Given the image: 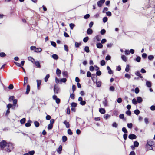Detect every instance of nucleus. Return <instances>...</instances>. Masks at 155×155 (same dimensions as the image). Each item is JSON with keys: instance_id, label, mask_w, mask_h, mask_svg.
Instances as JSON below:
<instances>
[{"instance_id": "1", "label": "nucleus", "mask_w": 155, "mask_h": 155, "mask_svg": "<svg viewBox=\"0 0 155 155\" xmlns=\"http://www.w3.org/2000/svg\"><path fill=\"white\" fill-rule=\"evenodd\" d=\"M0 147L1 150L9 153L13 149L14 146L12 143H7L5 141L3 140L0 142Z\"/></svg>"}, {"instance_id": "2", "label": "nucleus", "mask_w": 155, "mask_h": 155, "mask_svg": "<svg viewBox=\"0 0 155 155\" xmlns=\"http://www.w3.org/2000/svg\"><path fill=\"white\" fill-rule=\"evenodd\" d=\"M147 142V143L146 145V147L149 150H152V146L154 144V142L150 140H148Z\"/></svg>"}, {"instance_id": "3", "label": "nucleus", "mask_w": 155, "mask_h": 155, "mask_svg": "<svg viewBox=\"0 0 155 155\" xmlns=\"http://www.w3.org/2000/svg\"><path fill=\"white\" fill-rule=\"evenodd\" d=\"M54 93L55 94L58 93L59 91V88L57 84L54 85Z\"/></svg>"}, {"instance_id": "4", "label": "nucleus", "mask_w": 155, "mask_h": 155, "mask_svg": "<svg viewBox=\"0 0 155 155\" xmlns=\"http://www.w3.org/2000/svg\"><path fill=\"white\" fill-rule=\"evenodd\" d=\"M105 0H100L98 1L97 2V5L98 7H101L102 5L105 2Z\"/></svg>"}, {"instance_id": "5", "label": "nucleus", "mask_w": 155, "mask_h": 155, "mask_svg": "<svg viewBox=\"0 0 155 155\" xmlns=\"http://www.w3.org/2000/svg\"><path fill=\"white\" fill-rule=\"evenodd\" d=\"M137 136L134 134H131L128 136V138L130 139H135L137 138Z\"/></svg>"}, {"instance_id": "6", "label": "nucleus", "mask_w": 155, "mask_h": 155, "mask_svg": "<svg viewBox=\"0 0 155 155\" xmlns=\"http://www.w3.org/2000/svg\"><path fill=\"white\" fill-rule=\"evenodd\" d=\"M13 107H14V108L15 107H18V105L17 104V100L16 99H15L13 101Z\"/></svg>"}, {"instance_id": "7", "label": "nucleus", "mask_w": 155, "mask_h": 155, "mask_svg": "<svg viewBox=\"0 0 155 155\" xmlns=\"http://www.w3.org/2000/svg\"><path fill=\"white\" fill-rule=\"evenodd\" d=\"M103 103L105 107L107 106V101L106 98H104L103 101Z\"/></svg>"}, {"instance_id": "8", "label": "nucleus", "mask_w": 155, "mask_h": 155, "mask_svg": "<svg viewBox=\"0 0 155 155\" xmlns=\"http://www.w3.org/2000/svg\"><path fill=\"white\" fill-rule=\"evenodd\" d=\"M30 85L29 84H28L27 85V88H26V91L25 92V94H28L30 91Z\"/></svg>"}, {"instance_id": "9", "label": "nucleus", "mask_w": 155, "mask_h": 155, "mask_svg": "<svg viewBox=\"0 0 155 155\" xmlns=\"http://www.w3.org/2000/svg\"><path fill=\"white\" fill-rule=\"evenodd\" d=\"M37 83V87L38 89H39V87L41 84V80H37L36 81Z\"/></svg>"}, {"instance_id": "10", "label": "nucleus", "mask_w": 155, "mask_h": 155, "mask_svg": "<svg viewBox=\"0 0 155 155\" xmlns=\"http://www.w3.org/2000/svg\"><path fill=\"white\" fill-rule=\"evenodd\" d=\"M63 123L65 125L66 127L67 128H69L70 127V125L68 122L66 120H65Z\"/></svg>"}, {"instance_id": "11", "label": "nucleus", "mask_w": 155, "mask_h": 155, "mask_svg": "<svg viewBox=\"0 0 155 155\" xmlns=\"http://www.w3.org/2000/svg\"><path fill=\"white\" fill-rule=\"evenodd\" d=\"M99 111L101 114H103L105 113V110L104 108H101L99 109Z\"/></svg>"}, {"instance_id": "12", "label": "nucleus", "mask_w": 155, "mask_h": 155, "mask_svg": "<svg viewBox=\"0 0 155 155\" xmlns=\"http://www.w3.org/2000/svg\"><path fill=\"white\" fill-rule=\"evenodd\" d=\"M62 150V146L61 145H60L58 148V149L57 150V151L58 153L59 154L60 153L61 151Z\"/></svg>"}, {"instance_id": "13", "label": "nucleus", "mask_w": 155, "mask_h": 155, "mask_svg": "<svg viewBox=\"0 0 155 155\" xmlns=\"http://www.w3.org/2000/svg\"><path fill=\"white\" fill-rule=\"evenodd\" d=\"M96 46L98 48H101L103 47V45H102V44L100 43H97L96 44Z\"/></svg>"}, {"instance_id": "14", "label": "nucleus", "mask_w": 155, "mask_h": 155, "mask_svg": "<svg viewBox=\"0 0 155 155\" xmlns=\"http://www.w3.org/2000/svg\"><path fill=\"white\" fill-rule=\"evenodd\" d=\"M107 69L108 70V73L109 74H113V71L109 66H107Z\"/></svg>"}, {"instance_id": "15", "label": "nucleus", "mask_w": 155, "mask_h": 155, "mask_svg": "<svg viewBox=\"0 0 155 155\" xmlns=\"http://www.w3.org/2000/svg\"><path fill=\"white\" fill-rule=\"evenodd\" d=\"M137 102L138 103H140L143 101V100L142 98L140 97H138L137 98Z\"/></svg>"}, {"instance_id": "16", "label": "nucleus", "mask_w": 155, "mask_h": 155, "mask_svg": "<svg viewBox=\"0 0 155 155\" xmlns=\"http://www.w3.org/2000/svg\"><path fill=\"white\" fill-rule=\"evenodd\" d=\"M146 85L148 87H151V82L150 81H147L146 82Z\"/></svg>"}, {"instance_id": "17", "label": "nucleus", "mask_w": 155, "mask_h": 155, "mask_svg": "<svg viewBox=\"0 0 155 155\" xmlns=\"http://www.w3.org/2000/svg\"><path fill=\"white\" fill-rule=\"evenodd\" d=\"M34 63H35V65L38 68L41 67V65L40 63L38 61H35Z\"/></svg>"}, {"instance_id": "18", "label": "nucleus", "mask_w": 155, "mask_h": 155, "mask_svg": "<svg viewBox=\"0 0 155 155\" xmlns=\"http://www.w3.org/2000/svg\"><path fill=\"white\" fill-rule=\"evenodd\" d=\"M87 31L88 34H91L93 33L92 30L91 28H88Z\"/></svg>"}, {"instance_id": "19", "label": "nucleus", "mask_w": 155, "mask_h": 155, "mask_svg": "<svg viewBox=\"0 0 155 155\" xmlns=\"http://www.w3.org/2000/svg\"><path fill=\"white\" fill-rule=\"evenodd\" d=\"M52 58L55 60H57L58 58V56L56 54H53L52 55Z\"/></svg>"}, {"instance_id": "20", "label": "nucleus", "mask_w": 155, "mask_h": 155, "mask_svg": "<svg viewBox=\"0 0 155 155\" xmlns=\"http://www.w3.org/2000/svg\"><path fill=\"white\" fill-rule=\"evenodd\" d=\"M7 107L8 109H9L10 108L12 107V109L14 108V107H13V106L12 105V104H11L9 103L8 104L7 106Z\"/></svg>"}, {"instance_id": "21", "label": "nucleus", "mask_w": 155, "mask_h": 155, "mask_svg": "<svg viewBox=\"0 0 155 155\" xmlns=\"http://www.w3.org/2000/svg\"><path fill=\"white\" fill-rule=\"evenodd\" d=\"M32 122L31 120H29L28 122L25 124V126L26 127H29L31 126L30 123Z\"/></svg>"}, {"instance_id": "22", "label": "nucleus", "mask_w": 155, "mask_h": 155, "mask_svg": "<svg viewBox=\"0 0 155 155\" xmlns=\"http://www.w3.org/2000/svg\"><path fill=\"white\" fill-rule=\"evenodd\" d=\"M84 51L87 53H89L90 51L89 47L85 46L84 48Z\"/></svg>"}, {"instance_id": "23", "label": "nucleus", "mask_w": 155, "mask_h": 155, "mask_svg": "<svg viewBox=\"0 0 155 155\" xmlns=\"http://www.w3.org/2000/svg\"><path fill=\"white\" fill-rule=\"evenodd\" d=\"M141 58L140 57L138 56L135 59V60L137 61V62H139L140 61Z\"/></svg>"}, {"instance_id": "24", "label": "nucleus", "mask_w": 155, "mask_h": 155, "mask_svg": "<svg viewBox=\"0 0 155 155\" xmlns=\"http://www.w3.org/2000/svg\"><path fill=\"white\" fill-rule=\"evenodd\" d=\"M28 59L29 61H31L33 63H34V62L35 61V59L31 57H28Z\"/></svg>"}, {"instance_id": "25", "label": "nucleus", "mask_w": 155, "mask_h": 155, "mask_svg": "<svg viewBox=\"0 0 155 155\" xmlns=\"http://www.w3.org/2000/svg\"><path fill=\"white\" fill-rule=\"evenodd\" d=\"M50 77V75L49 74H47L44 78V81L45 82H47L48 81V79Z\"/></svg>"}, {"instance_id": "26", "label": "nucleus", "mask_w": 155, "mask_h": 155, "mask_svg": "<svg viewBox=\"0 0 155 155\" xmlns=\"http://www.w3.org/2000/svg\"><path fill=\"white\" fill-rule=\"evenodd\" d=\"M139 145V143L137 141H135L134 143V145L135 147H137Z\"/></svg>"}, {"instance_id": "27", "label": "nucleus", "mask_w": 155, "mask_h": 155, "mask_svg": "<svg viewBox=\"0 0 155 155\" xmlns=\"http://www.w3.org/2000/svg\"><path fill=\"white\" fill-rule=\"evenodd\" d=\"M81 45V43H78L77 42H75V46L76 48L79 47Z\"/></svg>"}, {"instance_id": "28", "label": "nucleus", "mask_w": 155, "mask_h": 155, "mask_svg": "<svg viewBox=\"0 0 155 155\" xmlns=\"http://www.w3.org/2000/svg\"><path fill=\"white\" fill-rule=\"evenodd\" d=\"M62 141L63 142H65L67 140V138L66 136H63L62 137Z\"/></svg>"}, {"instance_id": "29", "label": "nucleus", "mask_w": 155, "mask_h": 155, "mask_svg": "<svg viewBox=\"0 0 155 155\" xmlns=\"http://www.w3.org/2000/svg\"><path fill=\"white\" fill-rule=\"evenodd\" d=\"M61 71L59 69L57 68L56 70V73L58 76H59L61 73Z\"/></svg>"}, {"instance_id": "30", "label": "nucleus", "mask_w": 155, "mask_h": 155, "mask_svg": "<svg viewBox=\"0 0 155 155\" xmlns=\"http://www.w3.org/2000/svg\"><path fill=\"white\" fill-rule=\"evenodd\" d=\"M42 51V49L40 48H36L35 50V51L36 52H40Z\"/></svg>"}, {"instance_id": "31", "label": "nucleus", "mask_w": 155, "mask_h": 155, "mask_svg": "<svg viewBox=\"0 0 155 155\" xmlns=\"http://www.w3.org/2000/svg\"><path fill=\"white\" fill-rule=\"evenodd\" d=\"M62 74L64 77H67L68 75V72L67 71H64L62 72Z\"/></svg>"}, {"instance_id": "32", "label": "nucleus", "mask_w": 155, "mask_h": 155, "mask_svg": "<svg viewBox=\"0 0 155 155\" xmlns=\"http://www.w3.org/2000/svg\"><path fill=\"white\" fill-rule=\"evenodd\" d=\"M121 58L125 62H126L127 61V57L124 55L121 56Z\"/></svg>"}, {"instance_id": "33", "label": "nucleus", "mask_w": 155, "mask_h": 155, "mask_svg": "<svg viewBox=\"0 0 155 155\" xmlns=\"http://www.w3.org/2000/svg\"><path fill=\"white\" fill-rule=\"evenodd\" d=\"M34 124L35 126L36 127H38L39 126V123L37 121H35L34 122Z\"/></svg>"}, {"instance_id": "34", "label": "nucleus", "mask_w": 155, "mask_h": 155, "mask_svg": "<svg viewBox=\"0 0 155 155\" xmlns=\"http://www.w3.org/2000/svg\"><path fill=\"white\" fill-rule=\"evenodd\" d=\"M125 78H127L128 79H130L131 78V76L128 74H126L124 76Z\"/></svg>"}, {"instance_id": "35", "label": "nucleus", "mask_w": 155, "mask_h": 155, "mask_svg": "<svg viewBox=\"0 0 155 155\" xmlns=\"http://www.w3.org/2000/svg\"><path fill=\"white\" fill-rule=\"evenodd\" d=\"M134 112L135 114L138 115L140 113V111L139 110L136 109L134 111Z\"/></svg>"}, {"instance_id": "36", "label": "nucleus", "mask_w": 155, "mask_h": 155, "mask_svg": "<svg viewBox=\"0 0 155 155\" xmlns=\"http://www.w3.org/2000/svg\"><path fill=\"white\" fill-rule=\"evenodd\" d=\"M88 39H89L88 37H86L84 38L83 41L84 42L86 43L87 41L88 40Z\"/></svg>"}, {"instance_id": "37", "label": "nucleus", "mask_w": 155, "mask_h": 155, "mask_svg": "<svg viewBox=\"0 0 155 155\" xmlns=\"http://www.w3.org/2000/svg\"><path fill=\"white\" fill-rule=\"evenodd\" d=\"M26 121V119L25 118H23L20 120V122L21 124H24Z\"/></svg>"}, {"instance_id": "38", "label": "nucleus", "mask_w": 155, "mask_h": 155, "mask_svg": "<svg viewBox=\"0 0 155 155\" xmlns=\"http://www.w3.org/2000/svg\"><path fill=\"white\" fill-rule=\"evenodd\" d=\"M53 125L51 124H49L48 127V130L51 129L53 127Z\"/></svg>"}, {"instance_id": "39", "label": "nucleus", "mask_w": 155, "mask_h": 155, "mask_svg": "<svg viewBox=\"0 0 155 155\" xmlns=\"http://www.w3.org/2000/svg\"><path fill=\"white\" fill-rule=\"evenodd\" d=\"M130 66L129 65H127L125 69V71L127 72H128L130 70Z\"/></svg>"}, {"instance_id": "40", "label": "nucleus", "mask_w": 155, "mask_h": 155, "mask_svg": "<svg viewBox=\"0 0 155 155\" xmlns=\"http://www.w3.org/2000/svg\"><path fill=\"white\" fill-rule=\"evenodd\" d=\"M96 84L98 87H100L101 85V82L100 81H97L96 83Z\"/></svg>"}, {"instance_id": "41", "label": "nucleus", "mask_w": 155, "mask_h": 155, "mask_svg": "<svg viewBox=\"0 0 155 155\" xmlns=\"http://www.w3.org/2000/svg\"><path fill=\"white\" fill-rule=\"evenodd\" d=\"M127 127L130 128V129H131L132 128V127H133V124L132 123H128L127 124Z\"/></svg>"}, {"instance_id": "42", "label": "nucleus", "mask_w": 155, "mask_h": 155, "mask_svg": "<svg viewBox=\"0 0 155 155\" xmlns=\"http://www.w3.org/2000/svg\"><path fill=\"white\" fill-rule=\"evenodd\" d=\"M132 103L134 104H137V101L135 98H134L132 100Z\"/></svg>"}, {"instance_id": "43", "label": "nucleus", "mask_w": 155, "mask_h": 155, "mask_svg": "<svg viewBox=\"0 0 155 155\" xmlns=\"http://www.w3.org/2000/svg\"><path fill=\"white\" fill-rule=\"evenodd\" d=\"M154 56L152 55H150L148 56V59L150 60H152L154 58Z\"/></svg>"}, {"instance_id": "44", "label": "nucleus", "mask_w": 155, "mask_h": 155, "mask_svg": "<svg viewBox=\"0 0 155 155\" xmlns=\"http://www.w3.org/2000/svg\"><path fill=\"white\" fill-rule=\"evenodd\" d=\"M75 26V25L73 23H71L69 24V26L71 29H73V28Z\"/></svg>"}, {"instance_id": "45", "label": "nucleus", "mask_w": 155, "mask_h": 155, "mask_svg": "<svg viewBox=\"0 0 155 155\" xmlns=\"http://www.w3.org/2000/svg\"><path fill=\"white\" fill-rule=\"evenodd\" d=\"M96 39L98 41H100L101 40V36L100 35H97L96 37Z\"/></svg>"}, {"instance_id": "46", "label": "nucleus", "mask_w": 155, "mask_h": 155, "mask_svg": "<svg viewBox=\"0 0 155 155\" xmlns=\"http://www.w3.org/2000/svg\"><path fill=\"white\" fill-rule=\"evenodd\" d=\"M122 131L125 134H126L127 133V131L125 127H123L122 128Z\"/></svg>"}, {"instance_id": "47", "label": "nucleus", "mask_w": 155, "mask_h": 155, "mask_svg": "<svg viewBox=\"0 0 155 155\" xmlns=\"http://www.w3.org/2000/svg\"><path fill=\"white\" fill-rule=\"evenodd\" d=\"M112 126L113 127L117 128V127L118 124L116 123V122H114L112 124Z\"/></svg>"}, {"instance_id": "48", "label": "nucleus", "mask_w": 155, "mask_h": 155, "mask_svg": "<svg viewBox=\"0 0 155 155\" xmlns=\"http://www.w3.org/2000/svg\"><path fill=\"white\" fill-rule=\"evenodd\" d=\"M64 50L67 52H68V46L66 45H64Z\"/></svg>"}, {"instance_id": "49", "label": "nucleus", "mask_w": 155, "mask_h": 155, "mask_svg": "<svg viewBox=\"0 0 155 155\" xmlns=\"http://www.w3.org/2000/svg\"><path fill=\"white\" fill-rule=\"evenodd\" d=\"M105 64V62L104 60H102L101 61V66H104Z\"/></svg>"}, {"instance_id": "50", "label": "nucleus", "mask_w": 155, "mask_h": 155, "mask_svg": "<svg viewBox=\"0 0 155 155\" xmlns=\"http://www.w3.org/2000/svg\"><path fill=\"white\" fill-rule=\"evenodd\" d=\"M77 105V103L74 102H72L71 104V106L73 107H75Z\"/></svg>"}, {"instance_id": "51", "label": "nucleus", "mask_w": 155, "mask_h": 155, "mask_svg": "<svg viewBox=\"0 0 155 155\" xmlns=\"http://www.w3.org/2000/svg\"><path fill=\"white\" fill-rule=\"evenodd\" d=\"M108 19L107 17H105L103 18V21L104 23L106 22L107 21Z\"/></svg>"}, {"instance_id": "52", "label": "nucleus", "mask_w": 155, "mask_h": 155, "mask_svg": "<svg viewBox=\"0 0 155 155\" xmlns=\"http://www.w3.org/2000/svg\"><path fill=\"white\" fill-rule=\"evenodd\" d=\"M14 98V96H10L9 99V101L11 102V101H13V100H14L15 99Z\"/></svg>"}, {"instance_id": "53", "label": "nucleus", "mask_w": 155, "mask_h": 155, "mask_svg": "<svg viewBox=\"0 0 155 155\" xmlns=\"http://www.w3.org/2000/svg\"><path fill=\"white\" fill-rule=\"evenodd\" d=\"M109 90L110 91H114L115 90L114 87L113 86H111L109 88Z\"/></svg>"}, {"instance_id": "54", "label": "nucleus", "mask_w": 155, "mask_h": 155, "mask_svg": "<svg viewBox=\"0 0 155 155\" xmlns=\"http://www.w3.org/2000/svg\"><path fill=\"white\" fill-rule=\"evenodd\" d=\"M67 81V79L66 78H63L62 79H61L60 80V82H62L64 83L65 82Z\"/></svg>"}, {"instance_id": "55", "label": "nucleus", "mask_w": 155, "mask_h": 155, "mask_svg": "<svg viewBox=\"0 0 155 155\" xmlns=\"http://www.w3.org/2000/svg\"><path fill=\"white\" fill-rule=\"evenodd\" d=\"M68 133L69 135H72L73 134V133H72L71 130L70 129H68Z\"/></svg>"}, {"instance_id": "56", "label": "nucleus", "mask_w": 155, "mask_h": 155, "mask_svg": "<svg viewBox=\"0 0 155 155\" xmlns=\"http://www.w3.org/2000/svg\"><path fill=\"white\" fill-rule=\"evenodd\" d=\"M6 56L4 52L0 53V56L2 57H3Z\"/></svg>"}, {"instance_id": "57", "label": "nucleus", "mask_w": 155, "mask_h": 155, "mask_svg": "<svg viewBox=\"0 0 155 155\" xmlns=\"http://www.w3.org/2000/svg\"><path fill=\"white\" fill-rule=\"evenodd\" d=\"M80 103L81 105H84L86 104V102L85 101L82 100L80 102Z\"/></svg>"}, {"instance_id": "58", "label": "nucleus", "mask_w": 155, "mask_h": 155, "mask_svg": "<svg viewBox=\"0 0 155 155\" xmlns=\"http://www.w3.org/2000/svg\"><path fill=\"white\" fill-rule=\"evenodd\" d=\"M106 32V30L104 29H102L101 31V35H104Z\"/></svg>"}, {"instance_id": "59", "label": "nucleus", "mask_w": 155, "mask_h": 155, "mask_svg": "<svg viewBox=\"0 0 155 155\" xmlns=\"http://www.w3.org/2000/svg\"><path fill=\"white\" fill-rule=\"evenodd\" d=\"M35 153V151L34 150H32L29 151L28 152V154H30V155H33Z\"/></svg>"}, {"instance_id": "60", "label": "nucleus", "mask_w": 155, "mask_h": 155, "mask_svg": "<svg viewBox=\"0 0 155 155\" xmlns=\"http://www.w3.org/2000/svg\"><path fill=\"white\" fill-rule=\"evenodd\" d=\"M135 74L136 75L139 77L140 75H141V74L140 73V71H138L136 72L135 73Z\"/></svg>"}, {"instance_id": "61", "label": "nucleus", "mask_w": 155, "mask_h": 155, "mask_svg": "<svg viewBox=\"0 0 155 155\" xmlns=\"http://www.w3.org/2000/svg\"><path fill=\"white\" fill-rule=\"evenodd\" d=\"M13 88L14 86L12 84H10L8 87V88L10 90L13 89Z\"/></svg>"}, {"instance_id": "62", "label": "nucleus", "mask_w": 155, "mask_h": 155, "mask_svg": "<svg viewBox=\"0 0 155 155\" xmlns=\"http://www.w3.org/2000/svg\"><path fill=\"white\" fill-rule=\"evenodd\" d=\"M90 17V15L89 14H87L84 16V18L85 19L88 18Z\"/></svg>"}, {"instance_id": "63", "label": "nucleus", "mask_w": 155, "mask_h": 155, "mask_svg": "<svg viewBox=\"0 0 155 155\" xmlns=\"http://www.w3.org/2000/svg\"><path fill=\"white\" fill-rule=\"evenodd\" d=\"M106 14L108 16H110L111 15V12L110 11L107 12H106Z\"/></svg>"}, {"instance_id": "64", "label": "nucleus", "mask_w": 155, "mask_h": 155, "mask_svg": "<svg viewBox=\"0 0 155 155\" xmlns=\"http://www.w3.org/2000/svg\"><path fill=\"white\" fill-rule=\"evenodd\" d=\"M150 109L152 111L155 110V106L154 105H152L150 107Z\"/></svg>"}]
</instances>
